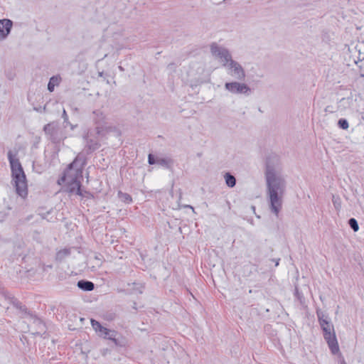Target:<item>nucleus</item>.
<instances>
[{
	"mask_svg": "<svg viewBox=\"0 0 364 364\" xmlns=\"http://www.w3.org/2000/svg\"><path fill=\"white\" fill-rule=\"evenodd\" d=\"M46 267L48 268H50V269H52L53 268V266L52 265H47Z\"/></svg>",
	"mask_w": 364,
	"mask_h": 364,
	"instance_id": "58836bf2",
	"label": "nucleus"
},
{
	"mask_svg": "<svg viewBox=\"0 0 364 364\" xmlns=\"http://www.w3.org/2000/svg\"><path fill=\"white\" fill-rule=\"evenodd\" d=\"M58 126L55 122L46 124L43 127L45 134L49 136V139L53 142H56L58 141Z\"/></svg>",
	"mask_w": 364,
	"mask_h": 364,
	"instance_id": "6e6552de",
	"label": "nucleus"
},
{
	"mask_svg": "<svg viewBox=\"0 0 364 364\" xmlns=\"http://www.w3.org/2000/svg\"><path fill=\"white\" fill-rule=\"evenodd\" d=\"M132 286L133 287L130 293L136 292L139 294H142L145 288L144 285L141 283L133 282Z\"/></svg>",
	"mask_w": 364,
	"mask_h": 364,
	"instance_id": "4be33fe9",
	"label": "nucleus"
},
{
	"mask_svg": "<svg viewBox=\"0 0 364 364\" xmlns=\"http://www.w3.org/2000/svg\"><path fill=\"white\" fill-rule=\"evenodd\" d=\"M7 156L10 164L11 171L22 166L19 159L16 158L15 156L13 155L11 151H8Z\"/></svg>",
	"mask_w": 364,
	"mask_h": 364,
	"instance_id": "f8f14e48",
	"label": "nucleus"
},
{
	"mask_svg": "<svg viewBox=\"0 0 364 364\" xmlns=\"http://www.w3.org/2000/svg\"><path fill=\"white\" fill-rule=\"evenodd\" d=\"M316 315L321 327H323L328 322H331L328 319V315L323 312L321 309H316Z\"/></svg>",
	"mask_w": 364,
	"mask_h": 364,
	"instance_id": "4468645a",
	"label": "nucleus"
},
{
	"mask_svg": "<svg viewBox=\"0 0 364 364\" xmlns=\"http://www.w3.org/2000/svg\"><path fill=\"white\" fill-rule=\"evenodd\" d=\"M117 292H119V293H124V294H130V292H129L127 290L123 289H117Z\"/></svg>",
	"mask_w": 364,
	"mask_h": 364,
	"instance_id": "2f4dec72",
	"label": "nucleus"
},
{
	"mask_svg": "<svg viewBox=\"0 0 364 364\" xmlns=\"http://www.w3.org/2000/svg\"><path fill=\"white\" fill-rule=\"evenodd\" d=\"M87 164V157L78 154L75 160L70 163L58 180V183H66L70 193H75L77 196H83L79 178L82 176V169Z\"/></svg>",
	"mask_w": 364,
	"mask_h": 364,
	"instance_id": "7ed1b4c3",
	"label": "nucleus"
},
{
	"mask_svg": "<svg viewBox=\"0 0 364 364\" xmlns=\"http://www.w3.org/2000/svg\"><path fill=\"white\" fill-rule=\"evenodd\" d=\"M348 224L354 232L358 231L359 225H358V221L355 218H350L348 221Z\"/></svg>",
	"mask_w": 364,
	"mask_h": 364,
	"instance_id": "5701e85b",
	"label": "nucleus"
},
{
	"mask_svg": "<svg viewBox=\"0 0 364 364\" xmlns=\"http://www.w3.org/2000/svg\"><path fill=\"white\" fill-rule=\"evenodd\" d=\"M294 296L299 300L301 304H304L305 303V298L303 294L299 291L297 287L295 288Z\"/></svg>",
	"mask_w": 364,
	"mask_h": 364,
	"instance_id": "b1692460",
	"label": "nucleus"
},
{
	"mask_svg": "<svg viewBox=\"0 0 364 364\" xmlns=\"http://www.w3.org/2000/svg\"><path fill=\"white\" fill-rule=\"evenodd\" d=\"M184 208H190V209H191L193 210V213H195L194 208L192 205H184Z\"/></svg>",
	"mask_w": 364,
	"mask_h": 364,
	"instance_id": "473e14b6",
	"label": "nucleus"
},
{
	"mask_svg": "<svg viewBox=\"0 0 364 364\" xmlns=\"http://www.w3.org/2000/svg\"><path fill=\"white\" fill-rule=\"evenodd\" d=\"M55 83H58V78L53 76L50 79L48 84V90L49 92L54 90Z\"/></svg>",
	"mask_w": 364,
	"mask_h": 364,
	"instance_id": "393cba45",
	"label": "nucleus"
},
{
	"mask_svg": "<svg viewBox=\"0 0 364 364\" xmlns=\"http://www.w3.org/2000/svg\"><path fill=\"white\" fill-rule=\"evenodd\" d=\"M224 178L225 181V184L229 188H233L236 185V178L235 177L230 173V172H227L224 175Z\"/></svg>",
	"mask_w": 364,
	"mask_h": 364,
	"instance_id": "2eb2a0df",
	"label": "nucleus"
},
{
	"mask_svg": "<svg viewBox=\"0 0 364 364\" xmlns=\"http://www.w3.org/2000/svg\"><path fill=\"white\" fill-rule=\"evenodd\" d=\"M332 202L336 210L339 211L341 208V199L339 197L333 196Z\"/></svg>",
	"mask_w": 364,
	"mask_h": 364,
	"instance_id": "a878e982",
	"label": "nucleus"
},
{
	"mask_svg": "<svg viewBox=\"0 0 364 364\" xmlns=\"http://www.w3.org/2000/svg\"><path fill=\"white\" fill-rule=\"evenodd\" d=\"M92 116L95 127L89 128L83 134L85 146L80 153L85 157L98 150L102 146V141L107 139V135L115 130V127L108 123L102 111L96 109L92 112Z\"/></svg>",
	"mask_w": 364,
	"mask_h": 364,
	"instance_id": "f257e3e1",
	"label": "nucleus"
},
{
	"mask_svg": "<svg viewBox=\"0 0 364 364\" xmlns=\"http://www.w3.org/2000/svg\"><path fill=\"white\" fill-rule=\"evenodd\" d=\"M211 53L220 58L224 63L223 66L228 67L231 76L239 80H243L245 77V72L242 65L237 61L232 59V56L228 49L220 47L217 43H213L210 46Z\"/></svg>",
	"mask_w": 364,
	"mask_h": 364,
	"instance_id": "20e7f679",
	"label": "nucleus"
},
{
	"mask_svg": "<svg viewBox=\"0 0 364 364\" xmlns=\"http://www.w3.org/2000/svg\"><path fill=\"white\" fill-rule=\"evenodd\" d=\"M117 335H114L109 338V340L112 341L116 346L119 347H124L126 346V339L122 336L120 337H117Z\"/></svg>",
	"mask_w": 364,
	"mask_h": 364,
	"instance_id": "f3484780",
	"label": "nucleus"
},
{
	"mask_svg": "<svg viewBox=\"0 0 364 364\" xmlns=\"http://www.w3.org/2000/svg\"><path fill=\"white\" fill-rule=\"evenodd\" d=\"M167 68L171 70H175L176 68V63H171L168 65Z\"/></svg>",
	"mask_w": 364,
	"mask_h": 364,
	"instance_id": "7c9ffc66",
	"label": "nucleus"
},
{
	"mask_svg": "<svg viewBox=\"0 0 364 364\" xmlns=\"http://www.w3.org/2000/svg\"><path fill=\"white\" fill-rule=\"evenodd\" d=\"M132 308L135 310V311H137V306H136V301H134L133 302V306H132Z\"/></svg>",
	"mask_w": 364,
	"mask_h": 364,
	"instance_id": "72a5a7b5",
	"label": "nucleus"
},
{
	"mask_svg": "<svg viewBox=\"0 0 364 364\" xmlns=\"http://www.w3.org/2000/svg\"><path fill=\"white\" fill-rule=\"evenodd\" d=\"M77 286L79 289L85 291H90L95 289V284L92 282L85 279L78 281Z\"/></svg>",
	"mask_w": 364,
	"mask_h": 364,
	"instance_id": "9b49d317",
	"label": "nucleus"
},
{
	"mask_svg": "<svg viewBox=\"0 0 364 364\" xmlns=\"http://www.w3.org/2000/svg\"><path fill=\"white\" fill-rule=\"evenodd\" d=\"M328 107H327L326 108H325V110L327 111V110H329V108H328Z\"/></svg>",
	"mask_w": 364,
	"mask_h": 364,
	"instance_id": "79ce46f5",
	"label": "nucleus"
},
{
	"mask_svg": "<svg viewBox=\"0 0 364 364\" xmlns=\"http://www.w3.org/2000/svg\"><path fill=\"white\" fill-rule=\"evenodd\" d=\"M62 117L64 119V123H68V116L67 114V112L65 109H63V114H62Z\"/></svg>",
	"mask_w": 364,
	"mask_h": 364,
	"instance_id": "c756f323",
	"label": "nucleus"
},
{
	"mask_svg": "<svg viewBox=\"0 0 364 364\" xmlns=\"http://www.w3.org/2000/svg\"><path fill=\"white\" fill-rule=\"evenodd\" d=\"M119 69L120 70H122V71H123V70H124V68H123L122 66H119Z\"/></svg>",
	"mask_w": 364,
	"mask_h": 364,
	"instance_id": "4c0bfd02",
	"label": "nucleus"
},
{
	"mask_svg": "<svg viewBox=\"0 0 364 364\" xmlns=\"http://www.w3.org/2000/svg\"><path fill=\"white\" fill-rule=\"evenodd\" d=\"M360 77H364V74H360Z\"/></svg>",
	"mask_w": 364,
	"mask_h": 364,
	"instance_id": "c03bdc74",
	"label": "nucleus"
},
{
	"mask_svg": "<svg viewBox=\"0 0 364 364\" xmlns=\"http://www.w3.org/2000/svg\"><path fill=\"white\" fill-rule=\"evenodd\" d=\"M279 259H273V261H275V266H278L279 265Z\"/></svg>",
	"mask_w": 364,
	"mask_h": 364,
	"instance_id": "f704fd0d",
	"label": "nucleus"
},
{
	"mask_svg": "<svg viewBox=\"0 0 364 364\" xmlns=\"http://www.w3.org/2000/svg\"><path fill=\"white\" fill-rule=\"evenodd\" d=\"M321 328L323 331V338L328 343L331 352L333 355L338 354L340 350L334 331L333 325L328 327L323 326L321 327Z\"/></svg>",
	"mask_w": 364,
	"mask_h": 364,
	"instance_id": "423d86ee",
	"label": "nucleus"
},
{
	"mask_svg": "<svg viewBox=\"0 0 364 364\" xmlns=\"http://www.w3.org/2000/svg\"><path fill=\"white\" fill-rule=\"evenodd\" d=\"M99 335L105 339L109 340L110 337L114 336V335H118V333L114 330H111L107 328H105V331H102L99 333Z\"/></svg>",
	"mask_w": 364,
	"mask_h": 364,
	"instance_id": "6ab92c4d",
	"label": "nucleus"
},
{
	"mask_svg": "<svg viewBox=\"0 0 364 364\" xmlns=\"http://www.w3.org/2000/svg\"><path fill=\"white\" fill-rule=\"evenodd\" d=\"M264 333L272 340H274L277 337V333L274 329H273L271 324L264 325Z\"/></svg>",
	"mask_w": 364,
	"mask_h": 364,
	"instance_id": "dca6fc26",
	"label": "nucleus"
},
{
	"mask_svg": "<svg viewBox=\"0 0 364 364\" xmlns=\"http://www.w3.org/2000/svg\"><path fill=\"white\" fill-rule=\"evenodd\" d=\"M102 75H103V73H102V72L99 73V75H100V76H102Z\"/></svg>",
	"mask_w": 364,
	"mask_h": 364,
	"instance_id": "ea45409f",
	"label": "nucleus"
},
{
	"mask_svg": "<svg viewBox=\"0 0 364 364\" xmlns=\"http://www.w3.org/2000/svg\"><path fill=\"white\" fill-rule=\"evenodd\" d=\"M90 322L92 328L97 333H100L102 331H105V327L102 326L101 323L95 319L91 318Z\"/></svg>",
	"mask_w": 364,
	"mask_h": 364,
	"instance_id": "412c9836",
	"label": "nucleus"
},
{
	"mask_svg": "<svg viewBox=\"0 0 364 364\" xmlns=\"http://www.w3.org/2000/svg\"><path fill=\"white\" fill-rule=\"evenodd\" d=\"M159 157H155L153 154H149L148 156V162L150 165L157 164Z\"/></svg>",
	"mask_w": 364,
	"mask_h": 364,
	"instance_id": "c85d7f7f",
	"label": "nucleus"
},
{
	"mask_svg": "<svg viewBox=\"0 0 364 364\" xmlns=\"http://www.w3.org/2000/svg\"><path fill=\"white\" fill-rule=\"evenodd\" d=\"M116 317H117V315L114 312H106L103 315V318L108 321H112L114 320L116 318Z\"/></svg>",
	"mask_w": 364,
	"mask_h": 364,
	"instance_id": "cd10ccee",
	"label": "nucleus"
},
{
	"mask_svg": "<svg viewBox=\"0 0 364 364\" xmlns=\"http://www.w3.org/2000/svg\"><path fill=\"white\" fill-rule=\"evenodd\" d=\"M13 21L8 18L0 20V40L5 39L10 33Z\"/></svg>",
	"mask_w": 364,
	"mask_h": 364,
	"instance_id": "9d476101",
	"label": "nucleus"
},
{
	"mask_svg": "<svg viewBox=\"0 0 364 364\" xmlns=\"http://www.w3.org/2000/svg\"><path fill=\"white\" fill-rule=\"evenodd\" d=\"M71 254L70 248H64L56 252L55 261L61 263L66 257H69Z\"/></svg>",
	"mask_w": 364,
	"mask_h": 364,
	"instance_id": "ddd939ff",
	"label": "nucleus"
},
{
	"mask_svg": "<svg viewBox=\"0 0 364 364\" xmlns=\"http://www.w3.org/2000/svg\"><path fill=\"white\" fill-rule=\"evenodd\" d=\"M328 107H327L326 108H325V110L327 111V110H329V108H328Z\"/></svg>",
	"mask_w": 364,
	"mask_h": 364,
	"instance_id": "37998d69",
	"label": "nucleus"
},
{
	"mask_svg": "<svg viewBox=\"0 0 364 364\" xmlns=\"http://www.w3.org/2000/svg\"><path fill=\"white\" fill-rule=\"evenodd\" d=\"M249 293H250V294H252V289H250V290H249Z\"/></svg>",
	"mask_w": 364,
	"mask_h": 364,
	"instance_id": "a19ab883",
	"label": "nucleus"
},
{
	"mask_svg": "<svg viewBox=\"0 0 364 364\" xmlns=\"http://www.w3.org/2000/svg\"><path fill=\"white\" fill-rule=\"evenodd\" d=\"M265 178L269 199V208L271 212L277 216L282 207L286 181L282 176L276 173L274 166L269 161L266 163Z\"/></svg>",
	"mask_w": 364,
	"mask_h": 364,
	"instance_id": "f03ea898",
	"label": "nucleus"
},
{
	"mask_svg": "<svg viewBox=\"0 0 364 364\" xmlns=\"http://www.w3.org/2000/svg\"><path fill=\"white\" fill-rule=\"evenodd\" d=\"M37 321H38V323L39 324H41V325L44 326V324L43 323V322H42V321H41V319L38 318V319H37Z\"/></svg>",
	"mask_w": 364,
	"mask_h": 364,
	"instance_id": "c9c22d12",
	"label": "nucleus"
},
{
	"mask_svg": "<svg viewBox=\"0 0 364 364\" xmlns=\"http://www.w3.org/2000/svg\"><path fill=\"white\" fill-rule=\"evenodd\" d=\"M4 295L5 298L9 300L10 303L17 309H18L21 313L24 315H29L30 311L28 310L27 307L22 304L18 299H17L14 296L9 294L8 292H4Z\"/></svg>",
	"mask_w": 364,
	"mask_h": 364,
	"instance_id": "1a4fd4ad",
	"label": "nucleus"
},
{
	"mask_svg": "<svg viewBox=\"0 0 364 364\" xmlns=\"http://www.w3.org/2000/svg\"><path fill=\"white\" fill-rule=\"evenodd\" d=\"M338 126L342 129H347L349 127L348 122L346 119H340L338 122Z\"/></svg>",
	"mask_w": 364,
	"mask_h": 364,
	"instance_id": "bb28decb",
	"label": "nucleus"
},
{
	"mask_svg": "<svg viewBox=\"0 0 364 364\" xmlns=\"http://www.w3.org/2000/svg\"><path fill=\"white\" fill-rule=\"evenodd\" d=\"M11 178L16 194L26 200L28 195V188L26 176L22 166L11 171Z\"/></svg>",
	"mask_w": 364,
	"mask_h": 364,
	"instance_id": "39448f33",
	"label": "nucleus"
},
{
	"mask_svg": "<svg viewBox=\"0 0 364 364\" xmlns=\"http://www.w3.org/2000/svg\"><path fill=\"white\" fill-rule=\"evenodd\" d=\"M333 326L331 322H328V323H326V325H324L325 327H328V326Z\"/></svg>",
	"mask_w": 364,
	"mask_h": 364,
	"instance_id": "e433bc0d",
	"label": "nucleus"
},
{
	"mask_svg": "<svg viewBox=\"0 0 364 364\" xmlns=\"http://www.w3.org/2000/svg\"><path fill=\"white\" fill-rule=\"evenodd\" d=\"M117 195L119 198L125 203L129 204L132 202V196L127 193H124L122 191H119Z\"/></svg>",
	"mask_w": 364,
	"mask_h": 364,
	"instance_id": "aec40b11",
	"label": "nucleus"
},
{
	"mask_svg": "<svg viewBox=\"0 0 364 364\" xmlns=\"http://www.w3.org/2000/svg\"><path fill=\"white\" fill-rule=\"evenodd\" d=\"M225 88L235 95H249L251 92L250 87L247 84L238 82H225Z\"/></svg>",
	"mask_w": 364,
	"mask_h": 364,
	"instance_id": "0eeeda50",
	"label": "nucleus"
},
{
	"mask_svg": "<svg viewBox=\"0 0 364 364\" xmlns=\"http://www.w3.org/2000/svg\"><path fill=\"white\" fill-rule=\"evenodd\" d=\"M157 164L164 166L166 168H171L173 166V161L169 158H158Z\"/></svg>",
	"mask_w": 364,
	"mask_h": 364,
	"instance_id": "a211bd4d",
	"label": "nucleus"
}]
</instances>
